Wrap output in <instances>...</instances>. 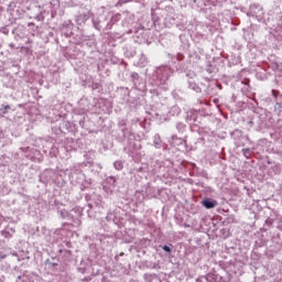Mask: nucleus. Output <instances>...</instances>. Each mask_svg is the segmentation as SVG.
I'll use <instances>...</instances> for the list:
<instances>
[{"label": "nucleus", "instance_id": "f03ea898", "mask_svg": "<svg viewBox=\"0 0 282 282\" xmlns=\"http://www.w3.org/2000/svg\"><path fill=\"white\" fill-rule=\"evenodd\" d=\"M163 250H164L165 252H171V248H170L169 246H163Z\"/></svg>", "mask_w": 282, "mask_h": 282}, {"label": "nucleus", "instance_id": "20e7f679", "mask_svg": "<svg viewBox=\"0 0 282 282\" xmlns=\"http://www.w3.org/2000/svg\"><path fill=\"white\" fill-rule=\"evenodd\" d=\"M118 164H119V169H122V164H120V162H116L115 166H118Z\"/></svg>", "mask_w": 282, "mask_h": 282}, {"label": "nucleus", "instance_id": "f257e3e1", "mask_svg": "<svg viewBox=\"0 0 282 282\" xmlns=\"http://www.w3.org/2000/svg\"><path fill=\"white\" fill-rule=\"evenodd\" d=\"M203 206L208 209L215 208V206H217V200L205 199L203 200Z\"/></svg>", "mask_w": 282, "mask_h": 282}, {"label": "nucleus", "instance_id": "7ed1b4c3", "mask_svg": "<svg viewBox=\"0 0 282 282\" xmlns=\"http://www.w3.org/2000/svg\"><path fill=\"white\" fill-rule=\"evenodd\" d=\"M4 111H8V109H10V105H6V106H2Z\"/></svg>", "mask_w": 282, "mask_h": 282}]
</instances>
